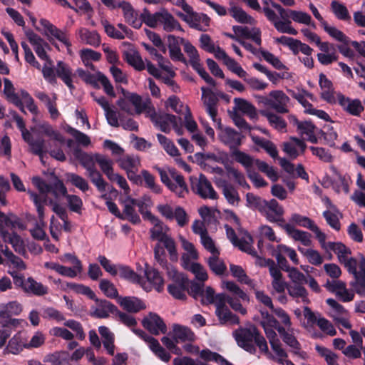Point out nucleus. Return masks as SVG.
Returning <instances> with one entry per match:
<instances>
[{"instance_id": "obj_6", "label": "nucleus", "mask_w": 365, "mask_h": 365, "mask_svg": "<svg viewBox=\"0 0 365 365\" xmlns=\"http://www.w3.org/2000/svg\"><path fill=\"white\" fill-rule=\"evenodd\" d=\"M172 272L173 283L168 284V292L176 299L185 300L189 279L184 274L179 273L175 270Z\"/></svg>"}, {"instance_id": "obj_63", "label": "nucleus", "mask_w": 365, "mask_h": 365, "mask_svg": "<svg viewBox=\"0 0 365 365\" xmlns=\"http://www.w3.org/2000/svg\"><path fill=\"white\" fill-rule=\"evenodd\" d=\"M96 161L104 175L113 170V161L105 155L96 153Z\"/></svg>"}, {"instance_id": "obj_38", "label": "nucleus", "mask_w": 365, "mask_h": 365, "mask_svg": "<svg viewBox=\"0 0 365 365\" xmlns=\"http://www.w3.org/2000/svg\"><path fill=\"white\" fill-rule=\"evenodd\" d=\"M215 314L222 324H238L240 323L239 317L232 314L228 307L215 310Z\"/></svg>"}, {"instance_id": "obj_48", "label": "nucleus", "mask_w": 365, "mask_h": 365, "mask_svg": "<svg viewBox=\"0 0 365 365\" xmlns=\"http://www.w3.org/2000/svg\"><path fill=\"white\" fill-rule=\"evenodd\" d=\"M288 294L293 298H301L304 303H309L307 297L308 293L302 284H294L287 287Z\"/></svg>"}, {"instance_id": "obj_53", "label": "nucleus", "mask_w": 365, "mask_h": 365, "mask_svg": "<svg viewBox=\"0 0 365 365\" xmlns=\"http://www.w3.org/2000/svg\"><path fill=\"white\" fill-rule=\"evenodd\" d=\"M234 102L237 109L250 115L251 118L256 115L255 107L247 101L240 98H235L234 99Z\"/></svg>"}, {"instance_id": "obj_20", "label": "nucleus", "mask_w": 365, "mask_h": 365, "mask_svg": "<svg viewBox=\"0 0 365 365\" xmlns=\"http://www.w3.org/2000/svg\"><path fill=\"white\" fill-rule=\"evenodd\" d=\"M55 71L56 77L59 78L70 90L75 88L73 84L72 70L67 63L61 61H58Z\"/></svg>"}, {"instance_id": "obj_52", "label": "nucleus", "mask_w": 365, "mask_h": 365, "mask_svg": "<svg viewBox=\"0 0 365 365\" xmlns=\"http://www.w3.org/2000/svg\"><path fill=\"white\" fill-rule=\"evenodd\" d=\"M220 255H213L209 257L207 263L210 269L217 275H222L227 269L225 264L219 260Z\"/></svg>"}, {"instance_id": "obj_61", "label": "nucleus", "mask_w": 365, "mask_h": 365, "mask_svg": "<svg viewBox=\"0 0 365 365\" xmlns=\"http://www.w3.org/2000/svg\"><path fill=\"white\" fill-rule=\"evenodd\" d=\"M187 294L195 299L200 298L204 295V284L189 280Z\"/></svg>"}, {"instance_id": "obj_5", "label": "nucleus", "mask_w": 365, "mask_h": 365, "mask_svg": "<svg viewBox=\"0 0 365 365\" xmlns=\"http://www.w3.org/2000/svg\"><path fill=\"white\" fill-rule=\"evenodd\" d=\"M190 180L192 190L201 198L212 200L217 198V192L204 174H200L198 178L190 177Z\"/></svg>"}, {"instance_id": "obj_46", "label": "nucleus", "mask_w": 365, "mask_h": 365, "mask_svg": "<svg viewBox=\"0 0 365 365\" xmlns=\"http://www.w3.org/2000/svg\"><path fill=\"white\" fill-rule=\"evenodd\" d=\"M253 142L266 150V152L273 158L278 156V151L275 145L270 140L259 137H252Z\"/></svg>"}, {"instance_id": "obj_50", "label": "nucleus", "mask_w": 365, "mask_h": 365, "mask_svg": "<svg viewBox=\"0 0 365 365\" xmlns=\"http://www.w3.org/2000/svg\"><path fill=\"white\" fill-rule=\"evenodd\" d=\"M322 26L324 31L335 40L343 43L350 42V38L347 36L336 27L329 26L327 22H323Z\"/></svg>"}, {"instance_id": "obj_47", "label": "nucleus", "mask_w": 365, "mask_h": 365, "mask_svg": "<svg viewBox=\"0 0 365 365\" xmlns=\"http://www.w3.org/2000/svg\"><path fill=\"white\" fill-rule=\"evenodd\" d=\"M67 180L83 192H86L90 189L88 181L76 173H68L66 174Z\"/></svg>"}, {"instance_id": "obj_22", "label": "nucleus", "mask_w": 365, "mask_h": 365, "mask_svg": "<svg viewBox=\"0 0 365 365\" xmlns=\"http://www.w3.org/2000/svg\"><path fill=\"white\" fill-rule=\"evenodd\" d=\"M22 312V306L17 301L0 304V322H4L12 316H18Z\"/></svg>"}, {"instance_id": "obj_58", "label": "nucleus", "mask_w": 365, "mask_h": 365, "mask_svg": "<svg viewBox=\"0 0 365 365\" xmlns=\"http://www.w3.org/2000/svg\"><path fill=\"white\" fill-rule=\"evenodd\" d=\"M65 197L70 210L78 214H81L83 208V201L81 198L78 195L69 194H67Z\"/></svg>"}, {"instance_id": "obj_60", "label": "nucleus", "mask_w": 365, "mask_h": 365, "mask_svg": "<svg viewBox=\"0 0 365 365\" xmlns=\"http://www.w3.org/2000/svg\"><path fill=\"white\" fill-rule=\"evenodd\" d=\"M67 132L75 138L78 144L85 147L91 144L90 138L83 132L71 126L68 127Z\"/></svg>"}, {"instance_id": "obj_44", "label": "nucleus", "mask_w": 365, "mask_h": 365, "mask_svg": "<svg viewBox=\"0 0 365 365\" xmlns=\"http://www.w3.org/2000/svg\"><path fill=\"white\" fill-rule=\"evenodd\" d=\"M160 11L152 14L147 8H145L140 15L142 24L144 23L150 28H155L157 26L158 23H160Z\"/></svg>"}, {"instance_id": "obj_16", "label": "nucleus", "mask_w": 365, "mask_h": 365, "mask_svg": "<svg viewBox=\"0 0 365 365\" xmlns=\"http://www.w3.org/2000/svg\"><path fill=\"white\" fill-rule=\"evenodd\" d=\"M97 307L91 314V317L98 319H106L109 317V314L115 316L118 311V307L112 302L106 299H99L96 302Z\"/></svg>"}, {"instance_id": "obj_27", "label": "nucleus", "mask_w": 365, "mask_h": 365, "mask_svg": "<svg viewBox=\"0 0 365 365\" xmlns=\"http://www.w3.org/2000/svg\"><path fill=\"white\" fill-rule=\"evenodd\" d=\"M69 361L70 354L66 351L47 354L43 359V362L50 363L51 365H70Z\"/></svg>"}, {"instance_id": "obj_37", "label": "nucleus", "mask_w": 365, "mask_h": 365, "mask_svg": "<svg viewBox=\"0 0 365 365\" xmlns=\"http://www.w3.org/2000/svg\"><path fill=\"white\" fill-rule=\"evenodd\" d=\"M121 91L124 97L128 101L129 103H130L135 106L136 113L140 114L145 110L146 105L143 102L142 98L140 95L126 91L124 88H121Z\"/></svg>"}, {"instance_id": "obj_19", "label": "nucleus", "mask_w": 365, "mask_h": 365, "mask_svg": "<svg viewBox=\"0 0 365 365\" xmlns=\"http://www.w3.org/2000/svg\"><path fill=\"white\" fill-rule=\"evenodd\" d=\"M73 155L76 160H78L86 172L96 166V153L91 154L83 151L78 146L73 150Z\"/></svg>"}, {"instance_id": "obj_24", "label": "nucleus", "mask_w": 365, "mask_h": 365, "mask_svg": "<svg viewBox=\"0 0 365 365\" xmlns=\"http://www.w3.org/2000/svg\"><path fill=\"white\" fill-rule=\"evenodd\" d=\"M145 274L149 282H150L158 292L163 290L164 279L159 271L151 267H146Z\"/></svg>"}, {"instance_id": "obj_15", "label": "nucleus", "mask_w": 365, "mask_h": 365, "mask_svg": "<svg viewBox=\"0 0 365 365\" xmlns=\"http://www.w3.org/2000/svg\"><path fill=\"white\" fill-rule=\"evenodd\" d=\"M118 8L122 9L125 20L129 25L137 29L142 26V21L140 19L138 13L130 3L125 1H118Z\"/></svg>"}, {"instance_id": "obj_4", "label": "nucleus", "mask_w": 365, "mask_h": 365, "mask_svg": "<svg viewBox=\"0 0 365 365\" xmlns=\"http://www.w3.org/2000/svg\"><path fill=\"white\" fill-rule=\"evenodd\" d=\"M153 225L154 227L150 230V239L163 243L169 253L170 259L173 262L177 261L178 255L174 240L163 231L164 225L160 220Z\"/></svg>"}, {"instance_id": "obj_3", "label": "nucleus", "mask_w": 365, "mask_h": 365, "mask_svg": "<svg viewBox=\"0 0 365 365\" xmlns=\"http://www.w3.org/2000/svg\"><path fill=\"white\" fill-rule=\"evenodd\" d=\"M32 183L43 196H40L36 192L29 190L27 191V193L36 208L38 220L41 222H43L44 205L46 204L47 201L46 195L50 193L51 185L46 183V182L39 176L33 177Z\"/></svg>"}, {"instance_id": "obj_36", "label": "nucleus", "mask_w": 365, "mask_h": 365, "mask_svg": "<svg viewBox=\"0 0 365 365\" xmlns=\"http://www.w3.org/2000/svg\"><path fill=\"white\" fill-rule=\"evenodd\" d=\"M229 14L235 20L240 24H252L255 19L248 15L242 8L232 6L229 9Z\"/></svg>"}, {"instance_id": "obj_41", "label": "nucleus", "mask_w": 365, "mask_h": 365, "mask_svg": "<svg viewBox=\"0 0 365 365\" xmlns=\"http://www.w3.org/2000/svg\"><path fill=\"white\" fill-rule=\"evenodd\" d=\"M141 177L145 187L150 189L151 191L156 194H160L162 192L161 187L155 183V176L152 175L149 171L143 170L141 171Z\"/></svg>"}, {"instance_id": "obj_43", "label": "nucleus", "mask_w": 365, "mask_h": 365, "mask_svg": "<svg viewBox=\"0 0 365 365\" xmlns=\"http://www.w3.org/2000/svg\"><path fill=\"white\" fill-rule=\"evenodd\" d=\"M99 289L108 298L118 300V292L114 284L107 279H102L99 283Z\"/></svg>"}, {"instance_id": "obj_18", "label": "nucleus", "mask_w": 365, "mask_h": 365, "mask_svg": "<svg viewBox=\"0 0 365 365\" xmlns=\"http://www.w3.org/2000/svg\"><path fill=\"white\" fill-rule=\"evenodd\" d=\"M117 302L124 310L130 313H137L146 308L143 301L135 297H120Z\"/></svg>"}, {"instance_id": "obj_8", "label": "nucleus", "mask_w": 365, "mask_h": 365, "mask_svg": "<svg viewBox=\"0 0 365 365\" xmlns=\"http://www.w3.org/2000/svg\"><path fill=\"white\" fill-rule=\"evenodd\" d=\"M263 12L268 19L274 26V28L280 33L297 35V31L290 26L289 20L280 21L276 13L269 7H263Z\"/></svg>"}, {"instance_id": "obj_40", "label": "nucleus", "mask_w": 365, "mask_h": 365, "mask_svg": "<svg viewBox=\"0 0 365 365\" xmlns=\"http://www.w3.org/2000/svg\"><path fill=\"white\" fill-rule=\"evenodd\" d=\"M260 113L267 118L269 125L274 128L278 130H282L286 128L287 123L282 117L268 110H261Z\"/></svg>"}, {"instance_id": "obj_30", "label": "nucleus", "mask_w": 365, "mask_h": 365, "mask_svg": "<svg viewBox=\"0 0 365 365\" xmlns=\"http://www.w3.org/2000/svg\"><path fill=\"white\" fill-rule=\"evenodd\" d=\"M123 215L124 218L123 220H127L133 225H138L140 223V217L139 215L135 212V205H133L131 202L128 200V197L123 200Z\"/></svg>"}, {"instance_id": "obj_42", "label": "nucleus", "mask_w": 365, "mask_h": 365, "mask_svg": "<svg viewBox=\"0 0 365 365\" xmlns=\"http://www.w3.org/2000/svg\"><path fill=\"white\" fill-rule=\"evenodd\" d=\"M331 11L335 16L341 21H351V16L345 5L336 1L331 3Z\"/></svg>"}, {"instance_id": "obj_32", "label": "nucleus", "mask_w": 365, "mask_h": 365, "mask_svg": "<svg viewBox=\"0 0 365 365\" xmlns=\"http://www.w3.org/2000/svg\"><path fill=\"white\" fill-rule=\"evenodd\" d=\"M124 60L135 70L141 71L145 68V63L136 51H125L123 54Z\"/></svg>"}, {"instance_id": "obj_25", "label": "nucleus", "mask_w": 365, "mask_h": 365, "mask_svg": "<svg viewBox=\"0 0 365 365\" xmlns=\"http://www.w3.org/2000/svg\"><path fill=\"white\" fill-rule=\"evenodd\" d=\"M285 231L288 235L296 241H300L304 246H310L312 241L310 240L311 235L305 231L297 230L292 225L287 224Z\"/></svg>"}, {"instance_id": "obj_56", "label": "nucleus", "mask_w": 365, "mask_h": 365, "mask_svg": "<svg viewBox=\"0 0 365 365\" xmlns=\"http://www.w3.org/2000/svg\"><path fill=\"white\" fill-rule=\"evenodd\" d=\"M232 155L235 156L237 163L242 164L246 168L247 171L248 169H251L255 163V160L250 155L239 150H234Z\"/></svg>"}, {"instance_id": "obj_12", "label": "nucleus", "mask_w": 365, "mask_h": 365, "mask_svg": "<svg viewBox=\"0 0 365 365\" xmlns=\"http://www.w3.org/2000/svg\"><path fill=\"white\" fill-rule=\"evenodd\" d=\"M150 120L162 132L168 133L170 131L171 124L174 129L178 128V118L175 115L169 113H157L154 112L150 115Z\"/></svg>"}, {"instance_id": "obj_62", "label": "nucleus", "mask_w": 365, "mask_h": 365, "mask_svg": "<svg viewBox=\"0 0 365 365\" xmlns=\"http://www.w3.org/2000/svg\"><path fill=\"white\" fill-rule=\"evenodd\" d=\"M222 193L231 205H235V202L237 203L240 200L237 191L232 185L225 184L222 188Z\"/></svg>"}, {"instance_id": "obj_29", "label": "nucleus", "mask_w": 365, "mask_h": 365, "mask_svg": "<svg viewBox=\"0 0 365 365\" xmlns=\"http://www.w3.org/2000/svg\"><path fill=\"white\" fill-rule=\"evenodd\" d=\"M78 34L81 40L86 44L94 47H98L101 44V36L96 31L81 28L79 29Z\"/></svg>"}, {"instance_id": "obj_9", "label": "nucleus", "mask_w": 365, "mask_h": 365, "mask_svg": "<svg viewBox=\"0 0 365 365\" xmlns=\"http://www.w3.org/2000/svg\"><path fill=\"white\" fill-rule=\"evenodd\" d=\"M336 98L338 103L342 109L351 115L360 116L364 110L361 101L358 98L351 99L341 93H338Z\"/></svg>"}, {"instance_id": "obj_13", "label": "nucleus", "mask_w": 365, "mask_h": 365, "mask_svg": "<svg viewBox=\"0 0 365 365\" xmlns=\"http://www.w3.org/2000/svg\"><path fill=\"white\" fill-rule=\"evenodd\" d=\"M270 98H267L266 104L279 113L288 112L287 108L289 98L282 91H272L269 93Z\"/></svg>"}, {"instance_id": "obj_17", "label": "nucleus", "mask_w": 365, "mask_h": 365, "mask_svg": "<svg viewBox=\"0 0 365 365\" xmlns=\"http://www.w3.org/2000/svg\"><path fill=\"white\" fill-rule=\"evenodd\" d=\"M0 237L3 239V240L9 243L12 245L15 252L19 254H23L25 252V247L24 245V242L21 237L15 232H13L10 234L5 228L3 227V225L0 224Z\"/></svg>"}, {"instance_id": "obj_7", "label": "nucleus", "mask_w": 365, "mask_h": 365, "mask_svg": "<svg viewBox=\"0 0 365 365\" xmlns=\"http://www.w3.org/2000/svg\"><path fill=\"white\" fill-rule=\"evenodd\" d=\"M217 128L220 130L218 136L221 142L231 149L239 147L242 143V135L235 129L226 127L222 128L220 118L217 120Z\"/></svg>"}, {"instance_id": "obj_35", "label": "nucleus", "mask_w": 365, "mask_h": 365, "mask_svg": "<svg viewBox=\"0 0 365 365\" xmlns=\"http://www.w3.org/2000/svg\"><path fill=\"white\" fill-rule=\"evenodd\" d=\"M230 269L232 275L237 278L240 282L244 283L253 289L255 288L254 281L247 275L241 266L231 264Z\"/></svg>"}, {"instance_id": "obj_2", "label": "nucleus", "mask_w": 365, "mask_h": 365, "mask_svg": "<svg viewBox=\"0 0 365 365\" xmlns=\"http://www.w3.org/2000/svg\"><path fill=\"white\" fill-rule=\"evenodd\" d=\"M246 202L248 207L258 210L262 215L265 217L267 220H275L270 216L269 212H275L277 215L282 214V209L275 199L267 201L252 192H248L246 195Z\"/></svg>"}, {"instance_id": "obj_45", "label": "nucleus", "mask_w": 365, "mask_h": 365, "mask_svg": "<svg viewBox=\"0 0 365 365\" xmlns=\"http://www.w3.org/2000/svg\"><path fill=\"white\" fill-rule=\"evenodd\" d=\"M354 280L350 282L354 292L361 297H365V272H358L354 275Z\"/></svg>"}, {"instance_id": "obj_39", "label": "nucleus", "mask_w": 365, "mask_h": 365, "mask_svg": "<svg viewBox=\"0 0 365 365\" xmlns=\"http://www.w3.org/2000/svg\"><path fill=\"white\" fill-rule=\"evenodd\" d=\"M66 287L77 294L85 295L95 302L98 301V298L96 297L95 292L88 286L74 282H66Z\"/></svg>"}, {"instance_id": "obj_1", "label": "nucleus", "mask_w": 365, "mask_h": 365, "mask_svg": "<svg viewBox=\"0 0 365 365\" xmlns=\"http://www.w3.org/2000/svg\"><path fill=\"white\" fill-rule=\"evenodd\" d=\"M235 337L237 344L252 354L256 353L255 346H258L261 352L269 353L267 341L255 326L241 329L240 331H235Z\"/></svg>"}, {"instance_id": "obj_23", "label": "nucleus", "mask_w": 365, "mask_h": 365, "mask_svg": "<svg viewBox=\"0 0 365 365\" xmlns=\"http://www.w3.org/2000/svg\"><path fill=\"white\" fill-rule=\"evenodd\" d=\"M24 348H27L26 341L21 332L16 334L9 341L4 349V354L11 353L13 354H19Z\"/></svg>"}, {"instance_id": "obj_31", "label": "nucleus", "mask_w": 365, "mask_h": 365, "mask_svg": "<svg viewBox=\"0 0 365 365\" xmlns=\"http://www.w3.org/2000/svg\"><path fill=\"white\" fill-rule=\"evenodd\" d=\"M120 277L133 283L140 284L142 278L133 269L127 265L118 264L117 274Z\"/></svg>"}, {"instance_id": "obj_54", "label": "nucleus", "mask_w": 365, "mask_h": 365, "mask_svg": "<svg viewBox=\"0 0 365 365\" xmlns=\"http://www.w3.org/2000/svg\"><path fill=\"white\" fill-rule=\"evenodd\" d=\"M315 349L321 356L324 358L327 365H339L337 364V354L329 349L319 345H317Z\"/></svg>"}, {"instance_id": "obj_59", "label": "nucleus", "mask_w": 365, "mask_h": 365, "mask_svg": "<svg viewBox=\"0 0 365 365\" xmlns=\"http://www.w3.org/2000/svg\"><path fill=\"white\" fill-rule=\"evenodd\" d=\"M319 133L324 138L327 144L330 147H335V140L338 135L330 125L324 127V130H320Z\"/></svg>"}, {"instance_id": "obj_21", "label": "nucleus", "mask_w": 365, "mask_h": 365, "mask_svg": "<svg viewBox=\"0 0 365 365\" xmlns=\"http://www.w3.org/2000/svg\"><path fill=\"white\" fill-rule=\"evenodd\" d=\"M41 25L46 29L51 35L53 36L59 41L62 42L68 48L71 46L67 34L65 31L58 29L56 26L52 24L48 20L41 19L40 20Z\"/></svg>"}, {"instance_id": "obj_33", "label": "nucleus", "mask_w": 365, "mask_h": 365, "mask_svg": "<svg viewBox=\"0 0 365 365\" xmlns=\"http://www.w3.org/2000/svg\"><path fill=\"white\" fill-rule=\"evenodd\" d=\"M169 174L170 177L175 181L178 188L175 191L178 197H184L185 193H188V188L185 181L184 177L179 173L175 168L169 169Z\"/></svg>"}, {"instance_id": "obj_28", "label": "nucleus", "mask_w": 365, "mask_h": 365, "mask_svg": "<svg viewBox=\"0 0 365 365\" xmlns=\"http://www.w3.org/2000/svg\"><path fill=\"white\" fill-rule=\"evenodd\" d=\"M87 176L100 192H104L106 190L108 183L103 179L102 174L96 166L87 171Z\"/></svg>"}, {"instance_id": "obj_49", "label": "nucleus", "mask_w": 365, "mask_h": 365, "mask_svg": "<svg viewBox=\"0 0 365 365\" xmlns=\"http://www.w3.org/2000/svg\"><path fill=\"white\" fill-rule=\"evenodd\" d=\"M178 20L169 13L165 9L160 10V23L163 25V29L167 32L174 31V26L176 25Z\"/></svg>"}, {"instance_id": "obj_51", "label": "nucleus", "mask_w": 365, "mask_h": 365, "mask_svg": "<svg viewBox=\"0 0 365 365\" xmlns=\"http://www.w3.org/2000/svg\"><path fill=\"white\" fill-rule=\"evenodd\" d=\"M140 165V162L139 158L133 155H127L119 161L120 167L125 171L132 169H136V170H138Z\"/></svg>"}, {"instance_id": "obj_64", "label": "nucleus", "mask_w": 365, "mask_h": 365, "mask_svg": "<svg viewBox=\"0 0 365 365\" xmlns=\"http://www.w3.org/2000/svg\"><path fill=\"white\" fill-rule=\"evenodd\" d=\"M97 259L106 272L113 277L117 275L118 264H113L111 261L104 255H99Z\"/></svg>"}, {"instance_id": "obj_55", "label": "nucleus", "mask_w": 365, "mask_h": 365, "mask_svg": "<svg viewBox=\"0 0 365 365\" xmlns=\"http://www.w3.org/2000/svg\"><path fill=\"white\" fill-rule=\"evenodd\" d=\"M290 221L300 227L307 228L310 230H313V228L317 225L314 223V220H312L309 217L303 216L298 213L292 214L291 216Z\"/></svg>"}, {"instance_id": "obj_10", "label": "nucleus", "mask_w": 365, "mask_h": 365, "mask_svg": "<svg viewBox=\"0 0 365 365\" xmlns=\"http://www.w3.org/2000/svg\"><path fill=\"white\" fill-rule=\"evenodd\" d=\"M142 325L153 335L165 334L167 331V326L163 319L156 313L150 312L148 316L143 319Z\"/></svg>"}, {"instance_id": "obj_11", "label": "nucleus", "mask_w": 365, "mask_h": 365, "mask_svg": "<svg viewBox=\"0 0 365 365\" xmlns=\"http://www.w3.org/2000/svg\"><path fill=\"white\" fill-rule=\"evenodd\" d=\"M72 258L73 264V267H66L56 262H46L45 267L55 270L62 276L75 278L78 273L81 272L83 267L81 262L76 257H72Z\"/></svg>"}, {"instance_id": "obj_57", "label": "nucleus", "mask_w": 365, "mask_h": 365, "mask_svg": "<svg viewBox=\"0 0 365 365\" xmlns=\"http://www.w3.org/2000/svg\"><path fill=\"white\" fill-rule=\"evenodd\" d=\"M259 52H260L262 56L263 57V58L267 62L272 64V66L274 68L278 69V70L287 69V67L284 64H283L281 62V61L279 59V58L275 56L273 53H272L267 51L263 50V49H260Z\"/></svg>"}, {"instance_id": "obj_26", "label": "nucleus", "mask_w": 365, "mask_h": 365, "mask_svg": "<svg viewBox=\"0 0 365 365\" xmlns=\"http://www.w3.org/2000/svg\"><path fill=\"white\" fill-rule=\"evenodd\" d=\"M173 339L176 343L179 341L185 342L186 341H192L195 339L193 331L187 327L175 324L173 327Z\"/></svg>"}, {"instance_id": "obj_14", "label": "nucleus", "mask_w": 365, "mask_h": 365, "mask_svg": "<svg viewBox=\"0 0 365 365\" xmlns=\"http://www.w3.org/2000/svg\"><path fill=\"white\" fill-rule=\"evenodd\" d=\"M202 98L206 107V111L214 122H217L218 98L210 88L202 87Z\"/></svg>"}, {"instance_id": "obj_34", "label": "nucleus", "mask_w": 365, "mask_h": 365, "mask_svg": "<svg viewBox=\"0 0 365 365\" xmlns=\"http://www.w3.org/2000/svg\"><path fill=\"white\" fill-rule=\"evenodd\" d=\"M24 292L36 296H43L48 293V287L40 282H37L32 277H29L26 286L24 287Z\"/></svg>"}]
</instances>
